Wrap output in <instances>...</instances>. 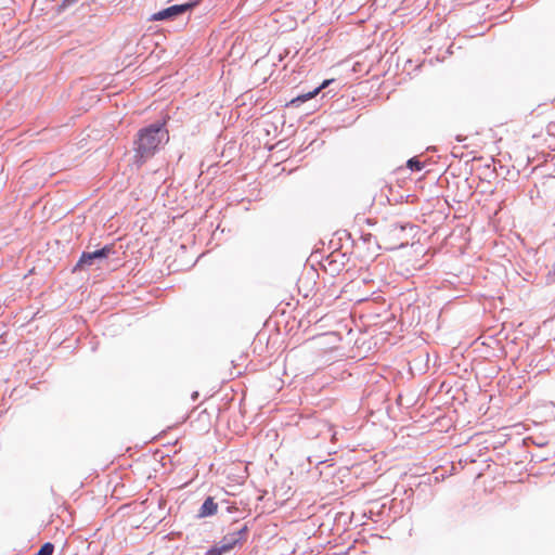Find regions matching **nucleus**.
<instances>
[{
    "label": "nucleus",
    "instance_id": "1",
    "mask_svg": "<svg viewBox=\"0 0 555 555\" xmlns=\"http://www.w3.org/2000/svg\"><path fill=\"white\" fill-rule=\"evenodd\" d=\"M168 140V130L165 128L164 124L154 122L140 129L133 142V164L137 165V167H141L151 159L159 150V146Z\"/></svg>",
    "mask_w": 555,
    "mask_h": 555
},
{
    "label": "nucleus",
    "instance_id": "2",
    "mask_svg": "<svg viewBox=\"0 0 555 555\" xmlns=\"http://www.w3.org/2000/svg\"><path fill=\"white\" fill-rule=\"evenodd\" d=\"M248 527L245 525L238 530L225 534L216 545L210 547L205 555H224L231 552L237 544L246 540Z\"/></svg>",
    "mask_w": 555,
    "mask_h": 555
},
{
    "label": "nucleus",
    "instance_id": "3",
    "mask_svg": "<svg viewBox=\"0 0 555 555\" xmlns=\"http://www.w3.org/2000/svg\"><path fill=\"white\" fill-rule=\"evenodd\" d=\"M113 254H115L113 244L104 245L102 248L94 251H83L73 271L88 270L92 266H99Z\"/></svg>",
    "mask_w": 555,
    "mask_h": 555
},
{
    "label": "nucleus",
    "instance_id": "4",
    "mask_svg": "<svg viewBox=\"0 0 555 555\" xmlns=\"http://www.w3.org/2000/svg\"><path fill=\"white\" fill-rule=\"evenodd\" d=\"M196 2H185L181 4H173L163 9L151 16V21H171L180 15H183L192 10Z\"/></svg>",
    "mask_w": 555,
    "mask_h": 555
},
{
    "label": "nucleus",
    "instance_id": "5",
    "mask_svg": "<svg viewBox=\"0 0 555 555\" xmlns=\"http://www.w3.org/2000/svg\"><path fill=\"white\" fill-rule=\"evenodd\" d=\"M334 82V79H326L324 80L318 88L313 89L312 91L308 92V93H305V94H301V95H298L296 96L295 99H293L291 102H289V105L291 106H299L300 103H304L310 99H312L313 96H315L322 89L326 88L330 83Z\"/></svg>",
    "mask_w": 555,
    "mask_h": 555
},
{
    "label": "nucleus",
    "instance_id": "6",
    "mask_svg": "<svg viewBox=\"0 0 555 555\" xmlns=\"http://www.w3.org/2000/svg\"><path fill=\"white\" fill-rule=\"evenodd\" d=\"M217 509H218L217 503L214 501V499L211 496H208V498H206V500L204 501V503L202 504V506L199 508L198 517L204 518V517L212 516L217 513Z\"/></svg>",
    "mask_w": 555,
    "mask_h": 555
},
{
    "label": "nucleus",
    "instance_id": "7",
    "mask_svg": "<svg viewBox=\"0 0 555 555\" xmlns=\"http://www.w3.org/2000/svg\"><path fill=\"white\" fill-rule=\"evenodd\" d=\"M406 166L412 171H421L424 164L417 157H412L406 162Z\"/></svg>",
    "mask_w": 555,
    "mask_h": 555
},
{
    "label": "nucleus",
    "instance_id": "8",
    "mask_svg": "<svg viewBox=\"0 0 555 555\" xmlns=\"http://www.w3.org/2000/svg\"><path fill=\"white\" fill-rule=\"evenodd\" d=\"M54 544L51 542H46L37 551V555H52L54 552Z\"/></svg>",
    "mask_w": 555,
    "mask_h": 555
},
{
    "label": "nucleus",
    "instance_id": "9",
    "mask_svg": "<svg viewBox=\"0 0 555 555\" xmlns=\"http://www.w3.org/2000/svg\"><path fill=\"white\" fill-rule=\"evenodd\" d=\"M79 0H63V7H70L77 3Z\"/></svg>",
    "mask_w": 555,
    "mask_h": 555
},
{
    "label": "nucleus",
    "instance_id": "10",
    "mask_svg": "<svg viewBox=\"0 0 555 555\" xmlns=\"http://www.w3.org/2000/svg\"><path fill=\"white\" fill-rule=\"evenodd\" d=\"M332 440H333V441L337 440V431H334V433L332 434Z\"/></svg>",
    "mask_w": 555,
    "mask_h": 555
},
{
    "label": "nucleus",
    "instance_id": "11",
    "mask_svg": "<svg viewBox=\"0 0 555 555\" xmlns=\"http://www.w3.org/2000/svg\"><path fill=\"white\" fill-rule=\"evenodd\" d=\"M197 396H198V393H197V392H194V393L192 395L193 400H195V399L197 398Z\"/></svg>",
    "mask_w": 555,
    "mask_h": 555
}]
</instances>
